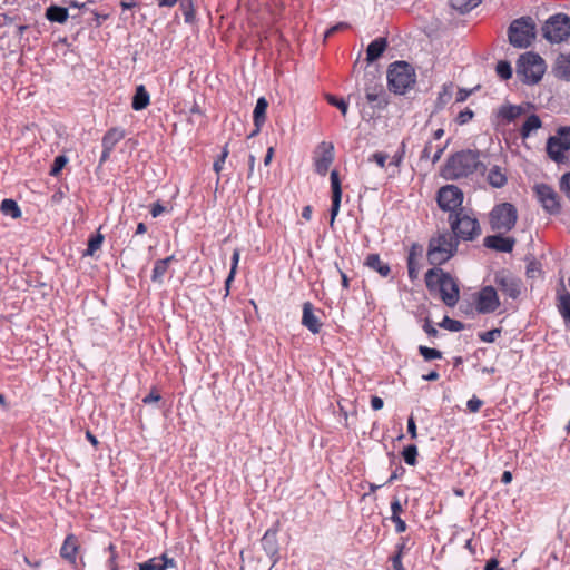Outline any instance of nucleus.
Here are the masks:
<instances>
[{
  "mask_svg": "<svg viewBox=\"0 0 570 570\" xmlns=\"http://www.w3.org/2000/svg\"><path fill=\"white\" fill-rule=\"evenodd\" d=\"M553 71L558 78L570 80V52L558 56Z\"/></svg>",
  "mask_w": 570,
  "mask_h": 570,
  "instance_id": "4be33fe9",
  "label": "nucleus"
},
{
  "mask_svg": "<svg viewBox=\"0 0 570 570\" xmlns=\"http://www.w3.org/2000/svg\"><path fill=\"white\" fill-rule=\"evenodd\" d=\"M79 550V543L77 538L73 534L67 535L65 539L62 547L60 549V556L68 560L70 563L75 564L77 559V553Z\"/></svg>",
  "mask_w": 570,
  "mask_h": 570,
  "instance_id": "a211bd4d",
  "label": "nucleus"
},
{
  "mask_svg": "<svg viewBox=\"0 0 570 570\" xmlns=\"http://www.w3.org/2000/svg\"><path fill=\"white\" fill-rule=\"evenodd\" d=\"M415 257H416V246H413L411 252H410L409 259H407L409 276H410L411 279H414L417 276L416 265H415Z\"/></svg>",
  "mask_w": 570,
  "mask_h": 570,
  "instance_id": "ea45409f",
  "label": "nucleus"
},
{
  "mask_svg": "<svg viewBox=\"0 0 570 570\" xmlns=\"http://www.w3.org/2000/svg\"><path fill=\"white\" fill-rule=\"evenodd\" d=\"M541 127V120L537 115H531L524 121L521 128V136L523 138L528 137L533 130H537Z\"/></svg>",
  "mask_w": 570,
  "mask_h": 570,
  "instance_id": "7c9ffc66",
  "label": "nucleus"
},
{
  "mask_svg": "<svg viewBox=\"0 0 570 570\" xmlns=\"http://www.w3.org/2000/svg\"><path fill=\"white\" fill-rule=\"evenodd\" d=\"M487 181L493 188H502L508 181L505 169L498 165H493L488 169Z\"/></svg>",
  "mask_w": 570,
  "mask_h": 570,
  "instance_id": "aec40b11",
  "label": "nucleus"
},
{
  "mask_svg": "<svg viewBox=\"0 0 570 570\" xmlns=\"http://www.w3.org/2000/svg\"><path fill=\"white\" fill-rule=\"evenodd\" d=\"M422 379L425 381H436L439 379V373L435 370H433L430 371L428 374H423Z\"/></svg>",
  "mask_w": 570,
  "mask_h": 570,
  "instance_id": "338daca9",
  "label": "nucleus"
},
{
  "mask_svg": "<svg viewBox=\"0 0 570 570\" xmlns=\"http://www.w3.org/2000/svg\"><path fill=\"white\" fill-rule=\"evenodd\" d=\"M372 158L381 168H383L385 166V161L387 159V155H385L383 153H375L372 156Z\"/></svg>",
  "mask_w": 570,
  "mask_h": 570,
  "instance_id": "4d7b16f0",
  "label": "nucleus"
},
{
  "mask_svg": "<svg viewBox=\"0 0 570 570\" xmlns=\"http://www.w3.org/2000/svg\"><path fill=\"white\" fill-rule=\"evenodd\" d=\"M0 209L4 215L11 216L12 218H19L21 216V210L13 199L2 200Z\"/></svg>",
  "mask_w": 570,
  "mask_h": 570,
  "instance_id": "2f4dec72",
  "label": "nucleus"
},
{
  "mask_svg": "<svg viewBox=\"0 0 570 570\" xmlns=\"http://www.w3.org/2000/svg\"><path fill=\"white\" fill-rule=\"evenodd\" d=\"M334 161V146L331 142L323 141L317 146L314 157L315 170L325 176L330 166Z\"/></svg>",
  "mask_w": 570,
  "mask_h": 570,
  "instance_id": "f8f14e48",
  "label": "nucleus"
},
{
  "mask_svg": "<svg viewBox=\"0 0 570 570\" xmlns=\"http://www.w3.org/2000/svg\"><path fill=\"white\" fill-rule=\"evenodd\" d=\"M568 149H570V127H563L556 136L548 139L547 153L554 161H561L564 158L563 153Z\"/></svg>",
  "mask_w": 570,
  "mask_h": 570,
  "instance_id": "1a4fd4ad",
  "label": "nucleus"
},
{
  "mask_svg": "<svg viewBox=\"0 0 570 570\" xmlns=\"http://www.w3.org/2000/svg\"><path fill=\"white\" fill-rule=\"evenodd\" d=\"M331 186H332V208L330 225L333 226L335 218L340 210L342 188L337 170L331 171Z\"/></svg>",
  "mask_w": 570,
  "mask_h": 570,
  "instance_id": "2eb2a0df",
  "label": "nucleus"
},
{
  "mask_svg": "<svg viewBox=\"0 0 570 570\" xmlns=\"http://www.w3.org/2000/svg\"><path fill=\"white\" fill-rule=\"evenodd\" d=\"M67 161H68V159L65 156H58L55 159L53 166L50 170V175L57 176L61 171V169L66 166Z\"/></svg>",
  "mask_w": 570,
  "mask_h": 570,
  "instance_id": "c03bdc74",
  "label": "nucleus"
},
{
  "mask_svg": "<svg viewBox=\"0 0 570 570\" xmlns=\"http://www.w3.org/2000/svg\"><path fill=\"white\" fill-rule=\"evenodd\" d=\"M439 325L445 330L451 331V332H458L463 328V324L460 321L452 320L448 316H445Z\"/></svg>",
  "mask_w": 570,
  "mask_h": 570,
  "instance_id": "4c0bfd02",
  "label": "nucleus"
},
{
  "mask_svg": "<svg viewBox=\"0 0 570 570\" xmlns=\"http://www.w3.org/2000/svg\"><path fill=\"white\" fill-rule=\"evenodd\" d=\"M139 570H164L159 558L154 557L138 564Z\"/></svg>",
  "mask_w": 570,
  "mask_h": 570,
  "instance_id": "58836bf2",
  "label": "nucleus"
},
{
  "mask_svg": "<svg viewBox=\"0 0 570 570\" xmlns=\"http://www.w3.org/2000/svg\"><path fill=\"white\" fill-rule=\"evenodd\" d=\"M495 70H497V73L499 75V77L504 80L510 79L512 76V68L508 61H503V60L499 61L497 63Z\"/></svg>",
  "mask_w": 570,
  "mask_h": 570,
  "instance_id": "e433bc0d",
  "label": "nucleus"
},
{
  "mask_svg": "<svg viewBox=\"0 0 570 570\" xmlns=\"http://www.w3.org/2000/svg\"><path fill=\"white\" fill-rule=\"evenodd\" d=\"M517 219L518 210L510 203L499 204L490 213V224L493 230L507 233L514 227Z\"/></svg>",
  "mask_w": 570,
  "mask_h": 570,
  "instance_id": "6e6552de",
  "label": "nucleus"
},
{
  "mask_svg": "<svg viewBox=\"0 0 570 570\" xmlns=\"http://www.w3.org/2000/svg\"><path fill=\"white\" fill-rule=\"evenodd\" d=\"M125 137V132L119 128L109 129L102 137V147L112 150L114 147Z\"/></svg>",
  "mask_w": 570,
  "mask_h": 570,
  "instance_id": "393cba45",
  "label": "nucleus"
},
{
  "mask_svg": "<svg viewBox=\"0 0 570 570\" xmlns=\"http://www.w3.org/2000/svg\"><path fill=\"white\" fill-rule=\"evenodd\" d=\"M387 47V41L385 38H377L372 41L366 50V60L367 62L375 61L385 51Z\"/></svg>",
  "mask_w": 570,
  "mask_h": 570,
  "instance_id": "5701e85b",
  "label": "nucleus"
},
{
  "mask_svg": "<svg viewBox=\"0 0 570 570\" xmlns=\"http://www.w3.org/2000/svg\"><path fill=\"white\" fill-rule=\"evenodd\" d=\"M544 70V61L537 53L525 52L518 60L517 75L525 83H537Z\"/></svg>",
  "mask_w": 570,
  "mask_h": 570,
  "instance_id": "39448f33",
  "label": "nucleus"
},
{
  "mask_svg": "<svg viewBox=\"0 0 570 570\" xmlns=\"http://www.w3.org/2000/svg\"><path fill=\"white\" fill-rule=\"evenodd\" d=\"M383 89L382 87H379V88H373V89H368L366 91V99L370 101V102H374L379 99L380 95L382 94Z\"/></svg>",
  "mask_w": 570,
  "mask_h": 570,
  "instance_id": "3c124183",
  "label": "nucleus"
},
{
  "mask_svg": "<svg viewBox=\"0 0 570 570\" xmlns=\"http://www.w3.org/2000/svg\"><path fill=\"white\" fill-rule=\"evenodd\" d=\"M480 166L478 154L471 150L456 153L448 159L442 169L446 179H459L474 173Z\"/></svg>",
  "mask_w": 570,
  "mask_h": 570,
  "instance_id": "f257e3e1",
  "label": "nucleus"
},
{
  "mask_svg": "<svg viewBox=\"0 0 570 570\" xmlns=\"http://www.w3.org/2000/svg\"><path fill=\"white\" fill-rule=\"evenodd\" d=\"M164 212H165V208H164V206H161L159 203H156V204H154V205H153V208H151V215H153L154 217L159 216V215H160L161 213H164Z\"/></svg>",
  "mask_w": 570,
  "mask_h": 570,
  "instance_id": "69168bd1",
  "label": "nucleus"
},
{
  "mask_svg": "<svg viewBox=\"0 0 570 570\" xmlns=\"http://www.w3.org/2000/svg\"><path fill=\"white\" fill-rule=\"evenodd\" d=\"M537 196L544 207L551 214H557L560 210L558 194L548 185L540 184L535 186Z\"/></svg>",
  "mask_w": 570,
  "mask_h": 570,
  "instance_id": "ddd939ff",
  "label": "nucleus"
},
{
  "mask_svg": "<svg viewBox=\"0 0 570 570\" xmlns=\"http://www.w3.org/2000/svg\"><path fill=\"white\" fill-rule=\"evenodd\" d=\"M481 0H450L451 6L460 11V12H466L471 9L475 8Z\"/></svg>",
  "mask_w": 570,
  "mask_h": 570,
  "instance_id": "473e14b6",
  "label": "nucleus"
},
{
  "mask_svg": "<svg viewBox=\"0 0 570 570\" xmlns=\"http://www.w3.org/2000/svg\"><path fill=\"white\" fill-rule=\"evenodd\" d=\"M384 402L380 396H372L371 406L374 411H379L383 407Z\"/></svg>",
  "mask_w": 570,
  "mask_h": 570,
  "instance_id": "052dcab7",
  "label": "nucleus"
},
{
  "mask_svg": "<svg viewBox=\"0 0 570 570\" xmlns=\"http://www.w3.org/2000/svg\"><path fill=\"white\" fill-rule=\"evenodd\" d=\"M420 352L423 356H440V352L435 348H429L425 346H420Z\"/></svg>",
  "mask_w": 570,
  "mask_h": 570,
  "instance_id": "680f3d73",
  "label": "nucleus"
},
{
  "mask_svg": "<svg viewBox=\"0 0 570 570\" xmlns=\"http://www.w3.org/2000/svg\"><path fill=\"white\" fill-rule=\"evenodd\" d=\"M161 396L156 390H151L148 395L142 399L145 404H150L160 401Z\"/></svg>",
  "mask_w": 570,
  "mask_h": 570,
  "instance_id": "864d4df0",
  "label": "nucleus"
},
{
  "mask_svg": "<svg viewBox=\"0 0 570 570\" xmlns=\"http://www.w3.org/2000/svg\"><path fill=\"white\" fill-rule=\"evenodd\" d=\"M108 551L110 552V557L108 559V567L110 568V570H118V566H117V552H116V547L110 543L108 546Z\"/></svg>",
  "mask_w": 570,
  "mask_h": 570,
  "instance_id": "a18cd8bd",
  "label": "nucleus"
},
{
  "mask_svg": "<svg viewBox=\"0 0 570 570\" xmlns=\"http://www.w3.org/2000/svg\"><path fill=\"white\" fill-rule=\"evenodd\" d=\"M390 90L403 95L415 83L414 69L405 61L393 62L387 70Z\"/></svg>",
  "mask_w": 570,
  "mask_h": 570,
  "instance_id": "20e7f679",
  "label": "nucleus"
},
{
  "mask_svg": "<svg viewBox=\"0 0 570 570\" xmlns=\"http://www.w3.org/2000/svg\"><path fill=\"white\" fill-rule=\"evenodd\" d=\"M391 519L400 517V513L403 511L402 504L397 498H394V500L391 502Z\"/></svg>",
  "mask_w": 570,
  "mask_h": 570,
  "instance_id": "603ef678",
  "label": "nucleus"
},
{
  "mask_svg": "<svg viewBox=\"0 0 570 570\" xmlns=\"http://www.w3.org/2000/svg\"><path fill=\"white\" fill-rule=\"evenodd\" d=\"M403 459L406 464L409 465H415L416 464V456H417V448L413 444L407 445L404 448L402 452Z\"/></svg>",
  "mask_w": 570,
  "mask_h": 570,
  "instance_id": "f704fd0d",
  "label": "nucleus"
},
{
  "mask_svg": "<svg viewBox=\"0 0 570 570\" xmlns=\"http://www.w3.org/2000/svg\"><path fill=\"white\" fill-rule=\"evenodd\" d=\"M392 567L394 570H403L402 561H401V550L396 556L392 558Z\"/></svg>",
  "mask_w": 570,
  "mask_h": 570,
  "instance_id": "0e129e2a",
  "label": "nucleus"
},
{
  "mask_svg": "<svg viewBox=\"0 0 570 570\" xmlns=\"http://www.w3.org/2000/svg\"><path fill=\"white\" fill-rule=\"evenodd\" d=\"M432 149H433L432 142H428L421 154V160H428V159L432 158L431 157Z\"/></svg>",
  "mask_w": 570,
  "mask_h": 570,
  "instance_id": "e2e57ef3",
  "label": "nucleus"
},
{
  "mask_svg": "<svg viewBox=\"0 0 570 570\" xmlns=\"http://www.w3.org/2000/svg\"><path fill=\"white\" fill-rule=\"evenodd\" d=\"M561 190L570 198V173L564 174L560 181Z\"/></svg>",
  "mask_w": 570,
  "mask_h": 570,
  "instance_id": "09e8293b",
  "label": "nucleus"
},
{
  "mask_svg": "<svg viewBox=\"0 0 570 570\" xmlns=\"http://www.w3.org/2000/svg\"><path fill=\"white\" fill-rule=\"evenodd\" d=\"M439 291L441 293L442 301L448 306L452 307L458 303L460 294L459 286L450 275L443 278Z\"/></svg>",
  "mask_w": 570,
  "mask_h": 570,
  "instance_id": "4468645a",
  "label": "nucleus"
},
{
  "mask_svg": "<svg viewBox=\"0 0 570 570\" xmlns=\"http://www.w3.org/2000/svg\"><path fill=\"white\" fill-rule=\"evenodd\" d=\"M277 531V529H268L262 538V546L264 550L271 558H273L272 566L277 562L278 556Z\"/></svg>",
  "mask_w": 570,
  "mask_h": 570,
  "instance_id": "f3484780",
  "label": "nucleus"
},
{
  "mask_svg": "<svg viewBox=\"0 0 570 570\" xmlns=\"http://www.w3.org/2000/svg\"><path fill=\"white\" fill-rule=\"evenodd\" d=\"M474 114L472 110L470 109H465L463 111H461L458 117H456V121L460 124V125H464L466 124L468 121H470L472 118H473Z\"/></svg>",
  "mask_w": 570,
  "mask_h": 570,
  "instance_id": "de8ad7c7",
  "label": "nucleus"
},
{
  "mask_svg": "<svg viewBox=\"0 0 570 570\" xmlns=\"http://www.w3.org/2000/svg\"><path fill=\"white\" fill-rule=\"evenodd\" d=\"M449 222L454 237L463 240H472L481 233V228L476 218L460 210L459 213L451 214Z\"/></svg>",
  "mask_w": 570,
  "mask_h": 570,
  "instance_id": "423d86ee",
  "label": "nucleus"
},
{
  "mask_svg": "<svg viewBox=\"0 0 570 570\" xmlns=\"http://www.w3.org/2000/svg\"><path fill=\"white\" fill-rule=\"evenodd\" d=\"M48 20L53 22L63 23L68 19V10L58 6H50L46 11Z\"/></svg>",
  "mask_w": 570,
  "mask_h": 570,
  "instance_id": "cd10ccee",
  "label": "nucleus"
},
{
  "mask_svg": "<svg viewBox=\"0 0 570 570\" xmlns=\"http://www.w3.org/2000/svg\"><path fill=\"white\" fill-rule=\"evenodd\" d=\"M174 259V256H169L165 259H159L155 263V267L153 269L151 279L154 282H161L163 276L166 274L169 263Z\"/></svg>",
  "mask_w": 570,
  "mask_h": 570,
  "instance_id": "c756f323",
  "label": "nucleus"
},
{
  "mask_svg": "<svg viewBox=\"0 0 570 570\" xmlns=\"http://www.w3.org/2000/svg\"><path fill=\"white\" fill-rule=\"evenodd\" d=\"M499 305L500 301L494 287L485 286L476 294L475 307L479 313H492Z\"/></svg>",
  "mask_w": 570,
  "mask_h": 570,
  "instance_id": "9b49d317",
  "label": "nucleus"
},
{
  "mask_svg": "<svg viewBox=\"0 0 570 570\" xmlns=\"http://www.w3.org/2000/svg\"><path fill=\"white\" fill-rule=\"evenodd\" d=\"M149 94L146 88L140 85L136 88V92L132 98V108L135 110H142L149 105Z\"/></svg>",
  "mask_w": 570,
  "mask_h": 570,
  "instance_id": "bb28decb",
  "label": "nucleus"
},
{
  "mask_svg": "<svg viewBox=\"0 0 570 570\" xmlns=\"http://www.w3.org/2000/svg\"><path fill=\"white\" fill-rule=\"evenodd\" d=\"M449 274L443 273L439 269H429L425 274V283L430 291L439 289L442 285V281L444 277H448Z\"/></svg>",
  "mask_w": 570,
  "mask_h": 570,
  "instance_id": "a878e982",
  "label": "nucleus"
},
{
  "mask_svg": "<svg viewBox=\"0 0 570 570\" xmlns=\"http://www.w3.org/2000/svg\"><path fill=\"white\" fill-rule=\"evenodd\" d=\"M407 432L412 439H416V436H417L416 424H415L413 416H410L407 420Z\"/></svg>",
  "mask_w": 570,
  "mask_h": 570,
  "instance_id": "6e6d98bb",
  "label": "nucleus"
},
{
  "mask_svg": "<svg viewBox=\"0 0 570 570\" xmlns=\"http://www.w3.org/2000/svg\"><path fill=\"white\" fill-rule=\"evenodd\" d=\"M348 28V24L345 23V22H340L337 23L336 26L330 28L326 32H325V38H328L330 36H332L334 32L336 31H340V30H343V29H346Z\"/></svg>",
  "mask_w": 570,
  "mask_h": 570,
  "instance_id": "bf43d9fd",
  "label": "nucleus"
},
{
  "mask_svg": "<svg viewBox=\"0 0 570 570\" xmlns=\"http://www.w3.org/2000/svg\"><path fill=\"white\" fill-rule=\"evenodd\" d=\"M482 405H483V402L480 399H478L476 396H473L466 403L468 410L471 413L479 412V410L481 409Z\"/></svg>",
  "mask_w": 570,
  "mask_h": 570,
  "instance_id": "49530a36",
  "label": "nucleus"
},
{
  "mask_svg": "<svg viewBox=\"0 0 570 570\" xmlns=\"http://www.w3.org/2000/svg\"><path fill=\"white\" fill-rule=\"evenodd\" d=\"M495 283L499 288L511 298H517L520 294L519 285L514 278L507 275H497Z\"/></svg>",
  "mask_w": 570,
  "mask_h": 570,
  "instance_id": "6ab92c4d",
  "label": "nucleus"
},
{
  "mask_svg": "<svg viewBox=\"0 0 570 570\" xmlns=\"http://www.w3.org/2000/svg\"><path fill=\"white\" fill-rule=\"evenodd\" d=\"M267 107L268 101L266 100V98H258L254 109V122L256 126V130L250 135V137L256 135L259 131L261 126L265 122Z\"/></svg>",
  "mask_w": 570,
  "mask_h": 570,
  "instance_id": "b1692460",
  "label": "nucleus"
},
{
  "mask_svg": "<svg viewBox=\"0 0 570 570\" xmlns=\"http://www.w3.org/2000/svg\"><path fill=\"white\" fill-rule=\"evenodd\" d=\"M458 240L448 232L432 237L429 243L428 258L432 265L448 262L456 252Z\"/></svg>",
  "mask_w": 570,
  "mask_h": 570,
  "instance_id": "f03ea898",
  "label": "nucleus"
},
{
  "mask_svg": "<svg viewBox=\"0 0 570 570\" xmlns=\"http://www.w3.org/2000/svg\"><path fill=\"white\" fill-rule=\"evenodd\" d=\"M543 37L551 43H560L570 37V18L558 13L550 17L542 27Z\"/></svg>",
  "mask_w": 570,
  "mask_h": 570,
  "instance_id": "0eeeda50",
  "label": "nucleus"
},
{
  "mask_svg": "<svg viewBox=\"0 0 570 570\" xmlns=\"http://www.w3.org/2000/svg\"><path fill=\"white\" fill-rule=\"evenodd\" d=\"M498 566H499L498 560L492 558V559L488 560V562L484 567V570H497V569H499Z\"/></svg>",
  "mask_w": 570,
  "mask_h": 570,
  "instance_id": "774afa93",
  "label": "nucleus"
},
{
  "mask_svg": "<svg viewBox=\"0 0 570 570\" xmlns=\"http://www.w3.org/2000/svg\"><path fill=\"white\" fill-rule=\"evenodd\" d=\"M102 235H97L96 237L91 238L88 243V248L86 250V255H92L100 246H101V243H102Z\"/></svg>",
  "mask_w": 570,
  "mask_h": 570,
  "instance_id": "a19ab883",
  "label": "nucleus"
},
{
  "mask_svg": "<svg viewBox=\"0 0 570 570\" xmlns=\"http://www.w3.org/2000/svg\"><path fill=\"white\" fill-rule=\"evenodd\" d=\"M326 99H327V101L331 105L337 107L341 110L343 116L346 115V112H347V105H346V102L343 99H338V98H336V97H334L332 95H327Z\"/></svg>",
  "mask_w": 570,
  "mask_h": 570,
  "instance_id": "79ce46f5",
  "label": "nucleus"
},
{
  "mask_svg": "<svg viewBox=\"0 0 570 570\" xmlns=\"http://www.w3.org/2000/svg\"><path fill=\"white\" fill-rule=\"evenodd\" d=\"M523 112L522 107L520 106H504L500 109V115L511 121L518 118Z\"/></svg>",
  "mask_w": 570,
  "mask_h": 570,
  "instance_id": "72a5a7b5",
  "label": "nucleus"
},
{
  "mask_svg": "<svg viewBox=\"0 0 570 570\" xmlns=\"http://www.w3.org/2000/svg\"><path fill=\"white\" fill-rule=\"evenodd\" d=\"M366 265L375 269L381 276L386 277L390 274V267L387 264L380 259L376 254H371L366 258Z\"/></svg>",
  "mask_w": 570,
  "mask_h": 570,
  "instance_id": "c85d7f7f",
  "label": "nucleus"
},
{
  "mask_svg": "<svg viewBox=\"0 0 570 570\" xmlns=\"http://www.w3.org/2000/svg\"><path fill=\"white\" fill-rule=\"evenodd\" d=\"M462 202L463 194L456 186H444L438 193V204L443 210L454 212Z\"/></svg>",
  "mask_w": 570,
  "mask_h": 570,
  "instance_id": "9d476101",
  "label": "nucleus"
},
{
  "mask_svg": "<svg viewBox=\"0 0 570 570\" xmlns=\"http://www.w3.org/2000/svg\"><path fill=\"white\" fill-rule=\"evenodd\" d=\"M158 558L160 560V563H161L164 570H166L168 568H176L177 567V563H176L175 559L169 558L166 553H163Z\"/></svg>",
  "mask_w": 570,
  "mask_h": 570,
  "instance_id": "8fccbe9b",
  "label": "nucleus"
},
{
  "mask_svg": "<svg viewBox=\"0 0 570 570\" xmlns=\"http://www.w3.org/2000/svg\"><path fill=\"white\" fill-rule=\"evenodd\" d=\"M537 37V28L531 17L513 20L508 29V38L514 48H528Z\"/></svg>",
  "mask_w": 570,
  "mask_h": 570,
  "instance_id": "7ed1b4c3",
  "label": "nucleus"
},
{
  "mask_svg": "<svg viewBox=\"0 0 570 570\" xmlns=\"http://www.w3.org/2000/svg\"><path fill=\"white\" fill-rule=\"evenodd\" d=\"M227 156H228V146L225 145L223 150H222L220 156L218 157V159L213 165V168H214L216 174H219L222 171L223 165H224Z\"/></svg>",
  "mask_w": 570,
  "mask_h": 570,
  "instance_id": "37998d69",
  "label": "nucleus"
},
{
  "mask_svg": "<svg viewBox=\"0 0 570 570\" xmlns=\"http://www.w3.org/2000/svg\"><path fill=\"white\" fill-rule=\"evenodd\" d=\"M302 323L306 326L312 333H318L321 330V322L313 313V306L311 303H305L303 306V318Z\"/></svg>",
  "mask_w": 570,
  "mask_h": 570,
  "instance_id": "412c9836",
  "label": "nucleus"
},
{
  "mask_svg": "<svg viewBox=\"0 0 570 570\" xmlns=\"http://www.w3.org/2000/svg\"><path fill=\"white\" fill-rule=\"evenodd\" d=\"M395 523V531L402 533L406 530V523L400 517L391 519Z\"/></svg>",
  "mask_w": 570,
  "mask_h": 570,
  "instance_id": "5fc2aeb1",
  "label": "nucleus"
},
{
  "mask_svg": "<svg viewBox=\"0 0 570 570\" xmlns=\"http://www.w3.org/2000/svg\"><path fill=\"white\" fill-rule=\"evenodd\" d=\"M500 335V330H492L489 332H485L481 337L485 342H493L497 336Z\"/></svg>",
  "mask_w": 570,
  "mask_h": 570,
  "instance_id": "13d9d810",
  "label": "nucleus"
},
{
  "mask_svg": "<svg viewBox=\"0 0 570 570\" xmlns=\"http://www.w3.org/2000/svg\"><path fill=\"white\" fill-rule=\"evenodd\" d=\"M239 257H240V253L238 249H235L234 253H233V263H232V268H230V272H229V275L225 282V286H226V294H228L229 292V285L232 283V281L234 279V276L236 274V269H237V265H238V262H239Z\"/></svg>",
  "mask_w": 570,
  "mask_h": 570,
  "instance_id": "c9c22d12",
  "label": "nucleus"
},
{
  "mask_svg": "<svg viewBox=\"0 0 570 570\" xmlns=\"http://www.w3.org/2000/svg\"><path fill=\"white\" fill-rule=\"evenodd\" d=\"M514 239L511 237H503L501 235H492L484 238V245L488 248L495 249L498 252L510 253L514 246Z\"/></svg>",
  "mask_w": 570,
  "mask_h": 570,
  "instance_id": "dca6fc26",
  "label": "nucleus"
}]
</instances>
